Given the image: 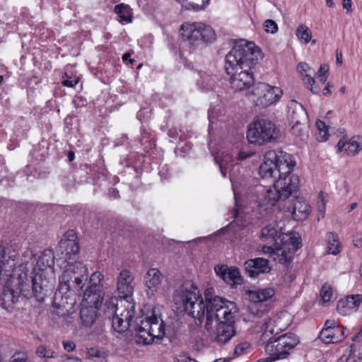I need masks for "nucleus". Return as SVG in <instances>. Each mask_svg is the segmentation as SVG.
Masks as SVG:
<instances>
[{
    "instance_id": "f3484780",
    "label": "nucleus",
    "mask_w": 362,
    "mask_h": 362,
    "mask_svg": "<svg viewBox=\"0 0 362 362\" xmlns=\"http://www.w3.org/2000/svg\"><path fill=\"white\" fill-rule=\"evenodd\" d=\"M134 278L127 269L122 270L117 277V291L120 298L127 299L134 292Z\"/></svg>"
},
{
    "instance_id": "8fccbe9b",
    "label": "nucleus",
    "mask_w": 362,
    "mask_h": 362,
    "mask_svg": "<svg viewBox=\"0 0 362 362\" xmlns=\"http://www.w3.org/2000/svg\"><path fill=\"white\" fill-rule=\"evenodd\" d=\"M6 257L5 247L0 243V271H2V266L6 260Z\"/></svg>"
},
{
    "instance_id": "c03bdc74",
    "label": "nucleus",
    "mask_w": 362,
    "mask_h": 362,
    "mask_svg": "<svg viewBox=\"0 0 362 362\" xmlns=\"http://www.w3.org/2000/svg\"><path fill=\"white\" fill-rule=\"evenodd\" d=\"M11 362H29L28 354L25 352L16 353Z\"/></svg>"
},
{
    "instance_id": "b1692460",
    "label": "nucleus",
    "mask_w": 362,
    "mask_h": 362,
    "mask_svg": "<svg viewBox=\"0 0 362 362\" xmlns=\"http://www.w3.org/2000/svg\"><path fill=\"white\" fill-rule=\"evenodd\" d=\"M217 274L220 275L223 281L230 285H240L243 282L240 272L238 268H230L228 269L224 266L215 269Z\"/></svg>"
},
{
    "instance_id": "a211bd4d",
    "label": "nucleus",
    "mask_w": 362,
    "mask_h": 362,
    "mask_svg": "<svg viewBox=\"0 0 362 362\" xmlns=\"http://www.w3.org/2000/svg\"><path fill=\"white\" fill-rule=\"evenodd\" d=\"M204 303L208 305L207 315L216 314L221 309L230 308V305H236L235 303L226 300L218 296L214 295L212 288H208L204 292Z\"/></svg>"
},
{
    "instance_id": "2f4dec72",
    "label": "nucleus",
    "mask_w": 362,
    "mask_h": 362,
    "mask_svg": "<svg viewBox=\"0 0 362 362\" xmlns=\"http://www.w3.org/2000/svg\"><path fill=\"white\" fill-rule=\"evenodd\" d=\"M115 12L117 15L119 22L124 24L132 21V9L128 5L124 4L116 5Z\"/></svg>"
},
{
    "instance_id": "37998d69",
    "label": "nucleus",
    "mask_w": 362,
    "mask_h": 362,
    "mask_svg": "<svg viewBox=\"0 0 362 362\" xmlns=\"http://www.w3.org/2000/svg\"><path fill=\"white\" fill-rule=\"evenodd\" d=\"M65 77L66 78H64L63 81H62V84L64 86L74 88L78 83V78H72L71 77H69L67 74H65Z\"/></svg>"
},
{
    "instance_id": "13d9d810",
    "label": "nucleus",
    "mask_w": 362,
    "mask_h": 362,
    "mask_svg": "<svg viewBox=\"0 0 362 362\" xmlns=\"http://www.w3.org/2000/svg\"><path fill=\"white\" fill-rule=\"evenodd\" d=\"M328 69L325 66H321L317 71V76H326Z\"/></svg>"
},
{
    "instance_id": "338daca9",
    "label": "nucleus",
    "mask_w": 362,
    "mask_h": 362,
    "mask_svg": "<svg viewBox=\"0 0 362 362\" xmlns=\"http://www.w3.org/2000/svg\"><path fill=\"white\" fill-rule=\"evenodd\" d=\"M318 78L322 83H325L327 80V76H318Z\"/></svg>"
},
{
    "instance_id": "a19ab883",
    "label": "nucleus",
    "mask_w": 362,
    "mask_h": 362,
    "mask_svg": "<svg viewBox=\"0 0 362 362\" xmlns=\"http://www.w3.org/2000/svg\"><path fill=\"white\" fill-rule=\"evenodd\" d=\"M316 127L318 129V130L320 131V137H321L320 141H326L328 138V134H327L328 128L326 126L325 122H324L323 121H321V120H317L316 122Z\"/></svg>"
},
{
    "instance_id": "ddd939ff",
    "label": "nucleus",
    "mask_w": 362,
    "mask_h": 362,
    "mask_svg": "<svg viewBox=\"0 0 362 362\" xmlns=\"http://www.w3.org/2000/svg\"><path fill=\"white\" fill-rule=\"evenodd\" d=\"M199 289L193 285L189 288L182 286L175 290L173 303L177 311L186 313L189 310L190 304L199 298Z\"/></svg>"
},
{
    "instance_id": "0eeeda50",
    "label": "nucleus",
    "mask_w": 362,
    "mask_h": 362,
    "mask_svg": "<svg viewBox=\"0 0 362 362\" xmlns=\"http://www.w3.org/2000/svg\"><path fill=\"white\" fill-rule=\"evenodd\" d=\"M296 161L293 156L282 151H269L264 156L263 163L259 168V175L262 179L274 182L276 176L293 170Z\"/></svg>"
},
{
    "instance_id": "20e7f679",
    "label": "nucleus",
    "mask_w": 362,
    "mask_h": 362,
    "mask_svg": "<svg viewBox=\"0 0 362 362\" xmlns=\"http://www.w3.org/2000/svg\"><path fill=\"white\" fill-rule=\"evenodd\" d=\"M292 171L293 170H290L287 173L279 174L278 179L274 182V189H269L259 203L258 211L262 216L269 214L278 202L288 199L290 197H297L300 179L297 175L293 174Z\"/></svg>"
},
{
    "instance_id": "f257e3e1",
    "label": "nucleus",
    "mask_w": 362,
    "mask_h": 362,
    "mask_svg": "<svg viewBox=\"0 0 362 362\" xmlns=\"http://www.w3.org/2000/svg\"><path fill=\"white\" fill-rule=\"evenodd\" d=\"M262 58V52L254 42L241 40L235 44L225 59V69L235 90L248 93L255 86L252 69Z\"/></svg>"
},
{
    "instance_id": "69168bd1",
    "label": "nucleus",
    "mask_w": 362,
    "mask_h": 362,
    "mask_svg": "<svg viewBox=\"0 0 362 362\" xmlns=\"http://www.w3.org/2000/svg\"><path fill=\"white\" fill-rule=\"evenodd\" d=\"M74 153L73 151H69L68 153V158L69 161H72L74 159Z\"/></svg>"
},
{
    "instance_id": "7ed1b4c3",
    "label": "nucleus",
    "mask_w": 362,
    "mask_h": 362,
    "mask_svg": "<svg viewBox=\"0 0 362 362\" xmlns=\"http://www.w3.org/2000/svg\"><path fill=\"white\" fill-rule=\"evenodd\" d=\"M230 306L221 309L216 314L207 315L204 324L209 340L218 346L226 344L236 335L235 316L238 308L236 305Z\"/></svg>"
},
{
    "instance_id": "a18cd8bd",
    "label": "nucleus",
    "mask_w": 362,
    "mask_h": 362,
    "mask_svg": "<svg viewBox=\"0 0 362 362\" xmlns=\"http://www.w3.org/2000/svg\"><path fill=\"white\" fill-rule=\"evenodd\" d=\"M104 352L97 348H90L87 351V356L88 358H102L103 357Z\"/></svg>"
},
{
    "instance_id": "6e6d98bb",
    "label": "nucleus",
    "mask_w": 362,
    "mask_h": 362,
    "mask_svg": "<svg viewBox=\"0 0 362 362\" xmlns=\"http://www.w3.org/2000/svg\"><path fill=\"white\" fill-rule=\"evenodd\" d=\"M343 8L346 10L347 13H351L352 11L351 10V6L352 2L351 0H343Z\"/></svg>"
},
{
    "instance_id": "4be33fe9",
    "label": "nucleus",
    "mask_w": 362,
    "mask_h": 362,
    "mask_svg": "<svg viewBox=\"0 0 362 362\" xmlns=\"http://www.w3.org/2000/svg\"><path fill=\"white\" fill-rule=\"evenodd\" d=\"M286 209L291 212L293 218L297 221H305L311 212L310 206L306 202L298 199L297 197L293 204Z\"/></svg>"
},
{
    "instance_id": "09e8293b",
    "label": "nucleus",
    "mask_w": 362,
    "mask_h": 362,
    "mask_svg": "<svg viewBox=\"0 0 362 362\" xmlns=\"http://www.w3.org/2000/svg\"><path fill=\"white\" fill-rule=\"evenodd\" d=\"M216 160L217 164L219 165L220 171L221 172V174L223 177H227V169L230 167L229 164L227 163V160L225 159H222L221 162H218L216 158H215Z\"/></svg>"
},
{
    "instance_id": "5fc2aeb1",
    "label": "nucleus",
    "mask_w": 362,
    "mask_h": 362,
    "mask_svg": "<svg viewBox=\"0 0 362 362\" xmlns=\"http://www.w3.org/2000/svg\"><path fill=\"white\" fill-rule=\"evenodd\" d=\"M168 136L174 140L180 139V132L176 129H170L168 132Z\"/></svg>"
},
{
    "instance_id": "dca6fc26",
    "label": "nucleus",
    "mask_w": 362,
    "mask_h": 362,
    "mask_svg": "<svg viewBox=\"0 0 362 362\" xmlns=\"http://www.w3.org/2000/svg\"><path fill=\"white\" fill-rule=\"evenodd\" d=\"M87 302L93 305H82L80 310V317L82 323L86 327H90L98 317V310L102 307V302L100 300V296L98 298L84 297Z\"/></svg>"
},
{
    "instance_id": "e2e57ef3",
    "label": "nucleus",
    "mask_w": 362,
    "mask_h": 362,
    "mask_svg": "<svg viewBox=\"0 0 362 362\" xmlns=\"http://www.w3.org/2000/svg\"><path fill=\"white\" fill-rule=\"evenodd\" d=\"M337 63L341 64H342V53L341 52H337Z\"/></svg>"
},
{
    "instance_id": "c85d7f7f",
    "label": "nucleus",
    "mask_w": 362,
    "mask_h": 362,
    "mask_svg": "<svg viewBox=\"0 0 362 362\" xmlns=\"http://www.w3.org/2000/svg\"><path fill=\"white\" fill-rule=\"evenodd\" d=\"M338 151L339 152L344 150L349 156H355L362 149V142L357 141L355 138L349 141L340 139L337 144Z\"/></svg>"
},
{
    "instance_id": "423d86ee",
    "label": "nucleus",
    "mask_w": 362,
    "mask_h": 362,
    "mask_svg": "<svg viewBox=\"0 0 362 362\" xmlns=\"http://www.w3.org/2000/svg\"><path fill=\"white\" fill-rule=\"evenodd\" d=\"M103 311L109 318H112V327L119 333H123L131 327V321L134 316V304L127 299L119 300L116 296H105L100 293Z\"/></svg>"
},
{
    "instance_id": "de8ad7c7",
    "label": "nucleus",
    "mask_w": 362,
    "mask_h": 362,
    "mask_svg": "<svg viewBox=\"0 0 362 362\" xmlns=\"http://www.w3.org/2000/svg\"><path fill=\"white\" fill-rule=\"evenodd\" d=\"M250 345L247 342L238 344L234 349V354L239 356L244 354L245 351L249 348Z\"/></svg>"
},
{
    "instance_id": "f704fd0d",
    "label": "nucleus",
    "mask_w": 362,
    "mask_h": 362,
    "mask_svg": "<svg viewBox=\"0 0 362 362\" xmlns=\"http://www.w3.org/2000/svg\"><path fill=\"white\" fill-rule=\"evenodd\" d=\"M292 124L291 132L293 135L296 137H298L303 141H306L308 137V134L305 122Z\"/></svg>"
},
{
    "instance_id": "f03ea898",
    "label": "nucleus",
    "mask_w": 362,
    "mask_h": 362,
    "mask_svg": "<svg viewBox=\"0 0 362 362\" xmlns=\"http://www.w3.org/2000/svg\"><path fill=\"white\" fill-rule=\"evenodd\" d=\"M24 269L22 266L15 269L6 281L1 294V300L5 304L15 303L21 295L27 298L34 297L39 302H43L47 296L49 286L39 284L37 276L29 281L28 273Z\"/></svg>"
},
{
    "instance_id": "c9c22d12",
    "label": "nucleus",
    "mask_w": 362,
    "mask_h": 362,
    "mask_svg": "<svg viewBox=\"0 0 362 362\" xmlns=\"http://www.w3.org/2000/svg\"><path fill=\"white\" fill-rule=\"evenodd\" d=\"M210 0H190L182 7L186 10L199 11L204 10L209 4Z\"/></svg>"
},
{
    "instance_id": "c756f323",
    "label": "nucleus",
    "mask_w": 362,
    "mask_h": 362,
    "mask_svg": "<svg viewBox=\"0 0 362 362\" xmlns=\"http://www.w3.org/2000/svg\"><path fill=\"white\" fill-rule=\"evenodd\" d=\"M199 78L197 80L198 87L202 91L212 90L216 82V76L208 74L206 72L199 71Z\"/></svg>"
},
{
    "instance_id": "774afa93",
    "label": "nucleus",
    "mask_w": 362,
    "mask_h": 362,
    "mask_svg": "<svg viewBox=\"0 0 362 362\" xmlns=\"http://www.w3.org/2000/svg\"><path fill=\"white\" fill-rule=\"evenodd\" d=\"M182 362H197L194 359H192L189 357H187L185 360H183Z\"/></svg>"
},
{
    "instance_id": "a878e982",
    "label": "nucleus",
    "mask_w": 362,
    "mask_h": 362,
    "mask_svg": "<svg viewBox=\"0 0 362 362\" xmlns=\"http://www.w3.org/2000/svg\"><path fill=\"white\" fill-rule=\"evenodd\" d=\"M288 116L291 123L306 122L307 112L303 106L296 100H291L288 105Z\"/></svg>"
},
{
    "instance_id": "473e14b6",
    "label": "nucleus",
    "mask_w": 362,
    "mask_h": 362,
    "mask_svg": "<svg viewBox=\"0 0 362 362\" xmlns=\"http://www.w3.org/2000/svg\"><path fill=\"white\" fill-rule=\"evenodd\" d=\"M274 294V288H265L251 292L250 296L255 303H262L270 299Z\"/></svg>"
},
{
    "instance_id": "cd10ccee",
    "label": "nucleus",
    "mask_w": 362,
    "mask_h": 362,
    "mask_svg": "<svg viewBox=\"0 0 362 362\" xmlns=\"http://www.w3.org/2000/svg\"><path fill=\"white\" fill-rule=\"evenodd\" d=\"M297 69L301 74L304 83L310 86V90L315 94L318 93L320 88L313 87L315 79L312 76V74L314 71H312L310 67L306 63L300 62L298 64Z\"/></svg>"
},
{
    "instance_id": "4d7b16f0",
    "label": "nucleus",
    "mask_w": 362,
    "mask_h": 362,
    "mask_svg": "<svg viewBox=\"0 0 362 362\" xmlns=\"http://www.w3.org/2000/svg\"><path fill=\"white\" fill-rule=\"evenodd\" d=\"M318 209L320 212L322 214V217L324 216V214L325 212V202L323 199H322L318 202Z\"/></svg>"
},
{
    "instance_id": "393cba45",
    "label": "nucleus",
    "mask_w": 362,
    "mask_h": 362,
    "mask_svg": "<svg viewBox=\"0 0 362 362\" xmlns=\"http://www.w3.org/2000/svg\"><path fill=\"white\" fill-rule=\"evenodd\" d=\"M345 337L344 328L341 326L332 329H322L319 339L325 344H334L342 341Z\"/></svg>"
},
{
    "instance_id": "e433bc0d",
    "label": "nucleus",
    "mask_w": 362,
    "mask_h": 362,
    "mask_svg": "<svg viewBox=\"0 0 362 362\" xmlns=\"http://www.w3.org/2000/svg\"><path fill=\"white\" fill-rule=\"evenodd\" d=\"M296 35L299 40L303 41L305 44L311 40L312 34L310 30L305 25H300L296 30Z\"/></svg>"
},
{
    "instance_id": "680f3d73",
    "label": "nucleus",
    "mask_w": 362,
    "mask_h": 362,
    "mask_svg": "<svg viewBox=\"0 0 362 362\" xmlns=\"http://www.w3.org/2000/svg\"><path fill=\"white\" fill-rule=\"evenodd\" d=\"M362 339V329L358 332L352 339L354 341H360Z\"/></svg>"
},
{
    "instance_id": "aec40b11",
    "label": "nucleus",
    "mask_w": 362,
    "mask_h": 362,
    "mask_svg": "<svg viewBox=\"0 0 362 362\" xmlns=\"http://www.w3.org/2000/svg\"><path fill=\"white\" fill-rule=\"evenodd\" d=\"M285 235L282 233L276 223H272L262 228L261 239L267 244L278 245L284 241Z\"/></svg>"
},
{
    "instance_id": "6e6552de",
    "label": "nucleus",
    "mask_w": 362,
    "mask_h": 362,
    "mask_svg": "<svg viewBox=\"0 0 362 362\" xmlns=\"http://www.w3.org/2000/svg\"><path fill=\"white\" fill-rule=\"evenodd\" d=\"M180 32L183 40L193 49L202 48L216 40L214 29L203 22L185 23Z\"/></svg>"
},
{
    "instance_id": "6ab92c4d",
    "label": "nucleus",
    "mask_w": 362,
    "mask_h": 362,
    "mask_svg": "<svg viewBox=\"0 0 362 362\" xmlns=\"http://www.w3.org/2000/svg\"><path fill=\"white\" fill-rule=\"evenodd\" d=\"M244 268L248 276L252 278H256L259 274H268L272 270L269 262L262 257L247 260L244 264Z\"/></svg>"
},
{
    "instance_id": "9b49d317",
    "label": "nucleus",
    "mask_w": 362,
    "mask_h": 362,
    "mask_svg": "<svg viewBox=\"0 0 362 362\" xmlns=\"http://www.w3.org/2000/svg\"><path fill=\"white\" fill-rule=\"evenodd\" d=\"M246 95H253L256 96L254 100L257 106L262 107H269L279 100L283 92L277 86H272L264 83H257L255 85L251 92L245 93Z\"/></svg>"
},
{
    "instance_id": "39448f33",
    "label": "nucleus",
    "mask_w": 362,
    "mask_h": 362,
    "mask_svg": "<svg viewBox=\"0 0 362 362\" xmlns=\"http://www.w3.org/2000/svg\"><path fill=\"white\" fill-rule=\"evenodd\" d=\"M88 279L87 269L80 262H68L60 279L58 289L55 292L53 306L54 308H65L67 298L65 300L63 294L69 291L80 294L85 283Z\"/></svg>"
},
{
    "instance_id": "72a5a7b5",
    "label": "nucleus",
    "mask_w": 362,
    "mask_h": 362,
    "mask_svg": "<svg viewBox=\"0 0 362 362\" xmlns=\"http://www.w3.org/2000/svg\"><path fill=\"white\" fill-rule=\"evenodd\" d=\"M328 252L337 255L341 252V244L337 233L329 232L327 235Z\"/></svg>"
},
{
    "instance_id": "3c124183",
    "label": "nucleus",
    "mask_w": 362,
    "mask_h": 362,
    "mask_svg": "<svg viewBox=\"0 0 362 362\" xmlns=\"http://www.w3.org/2000/svg\"><path fill=\"white\" fill-rule=\"evenodd\" d=\"M341 327L334 320H327L325 322V326L322 329H332V328H336Z\"/></svg>"
},
{
    "instance_id": "412c9836",
    "label": "nucleus",
    "mask_w": 362,
    "mask_h": 362,
    "mask_svg": "<svg viewBox=\"0 0 362 362\" xmlns=\"http://www.w3.org/2000/svg\"><path fill=\"white\" fill-rule=\"evenodd\" d=\"M362 302V295H351L345 299H341L337 303V310L343 315H350L355 312Z\"/></svg>"
},
{
    "instance_id": "2eb2a0df",
    "label": "nucleus",
    "mask_w": 362,
    "mask_h": 362,
    "mask_svg": "<svg viewBox=\"0 0 362 362\" xmlns=\"http://www.w3.org/2000/svg\"><path fill=\"white\" fill-rule=\"evenodd\" d=\"M300 238L295 236H290L288 240L279 243L275 252L276 259L281 264L290 262L292 258V253L296 252L300 246Z\"/></svg>"
},
{
    "instance_id": "4c0bfd02",
    "label": "nucleus",
    "mask_w": 362,
    "mask_h": 362,
    "mask_svg": "<svg viewBox=\"0 0 362 362\" xmlns=\"http://www.w3.org/2000/svg\"><path fill=\"white\" fill-rule=\"evenodd\" d=\"M36 354L39 357L51 358L54 357V351L46 345H40L37 348Z\"/></svg>"
},
{
    "instance_id": "bf43d9fd",
    "label": "nucleus",
    "mask_w": 362,
    "mask_h": 362,
    "mask_svg": "<svg viewBox=\"0 0 362 362\" xmlns=\"http://www.w3.org/2000/svg\"><path fill=\"white\" fill-rule=\"evenodd\" d=\"M130 53H125L122 56V59L124 62L129 61L131 64H133L134 62V59H132Z\"/></svg>"
},
{
    "instance_id": "4468645a",
    "label": "nucleus",
    "mask_w": 362,
    "mask_h": 362,
    "mask_svg": "<svg viewBox=\"0 0 362 362\" xmlns=\"http://www.w3.org/2000/svg\"><path fill=\"white\" fill-rule=\"evenodd\" d=\"M79 252L78 237L74 230H68L59 243L57 252L61 254L60 259H64L65 262H70L74 260Z\"/></svg>"
},
{
    "instance_id": "7c9ffc66",
    "label": "nucleus",
    "mask_w": 362,
    "mask_h": 362,
    "mask_svg": "<svg viewBox=\"0 0 362 362\" xmlns=\"http://www.w3.org/2000/svg\"><path fill=\"white\" fill-rule=\"evenodd\" d=\"M163 279L160 272L156 268L148 269L145 276L146 286L150 290H155L160 284Z\"/></svg>"
},
{
    "instance_id": "ea45409f",
    "label": "nucleus",
    "mask_w": 362,
    "mask_h": 362,
    "mask_svg": "<svg viewBox=\"0 0 362 362\" xmlns=\"http://www.w3.org/2000/svg\"><path fill=\"white\" fill-rule=\"evenodd\" d=\"M139 141L141 145L146 146L148 144L149 147H151L154 142V135L146 130H143Z\"/></svg>"
},
{
    "instance_id": "603ef678",
    "label": "nucleus",
    "mask_w": 362,
    "mask_h": 362,
    "mask_svg": "<svg viewBox=\"0 0 362 362\" xmlns=\"http://www.w3.org/2000/svg\"><path fill=\"white\" fill-rule=\"evenodd\" d=\"M62 344L64 349L68 352L74 351L76 348V344L72 341H64Z\"/></svg>"
},
{
    "instance_id": "052dcab7",
    "label": "nucleus",
    "mask_w": 362,
    "mask_h": 362,
    "mask_svg": "<svg viewBox=\"0 0 362 362\" xmlns=\"http://www.w3.org/2000/svg\"><path fill=\"white\" fill-rule=\"evenodd\" d=\"M248 156H249V154H247V153L243 152V151H240L238 154V160H244L246 158H247Z\"/></svg>"
},
{
    "instance_id": "79ce46f5",
    "label": "nucleus",
    "mask_w": 362,
    "mask_h": 362,
    "mask_svg": "<svg viewBox=\"0 0 362 362\" xmlns=\"http://www.w3.org/2000/svg\"><path fill=\"white\" fill-rule=\"evenodd\" d=\"M264 30L267 33H275L278 30L277 24L273 20L268 19L264 23Z\"/></svg>"
},
{
    "instance_id": "9d476101",
    "label": "nucleus",
    "mask_w": 362,
    "mask_h": 362,
    "mask_svg": "<svg viewBox=\"0 0 362 362\" xmlns=\"http://www.w3.org/2000/svg\"><path fill=\"white\" fill-rule=\"evenodd\" d=\"M281 136L279 129L269 119L258 117L249 125L247 138L250 144L262 145L276 141Z\"/></svg>"
},
{
    "instance_id": "bb28decb",
    "label": "nucleus",
    "mask_w": 362,
    "mask_h": 362,
    "mask_svg": "<svg viewBox=\"0 0 362 362\" xmlns=\"http://www.w3.org/2000/svg\"><path fill=\"white\" fill-rule=\"evenodd\" d=\"M103 278L104 276L101 272H94L90 278V283L91 285L86 289L84 292V297H88V298H90V297L98 298V296L100 297V293H102V286L100 285V282Z\"/></svg>"
},
{
    "instance_id": "864d4df0",
    "label": "nucleus",
    "mask_w": 362,
    "mask_h": 362,
    "mask_svg": "<svg viewBox=\"0 0 362 362\" xmlns=\"http://www.w3.org/2000/svg\"><path fill=\"white\" fill-rule=\"evenodd\" d=\"M108 196L110 199H116L119 197V191L114 187H111L108 190Z\"/></svg>"
},
{
    "instance_id": "49530a36",
    "label": "nucleus",
    "mask_w": 362,
    "mask_h": 362,
    "mask_svg": "<svg viewBox=\"0 0 362 362\" xmlns=\"http://www.w3.org/2000/svg\"><path fill=\"white\" fill-rule=\"evenodd\" d=\"M270 245H264L262 248V252L265 254H270L271 257H273L276 259L275 252L278 245L269 244Z\"/></svg>"
},
{
    "instance_id": "5701e85b",
    "label": "nucleus",
    "mask_w": 362,
    "mask_h": 362,
    "mask_svg": "<svg viewBox=\"0 0 362 362\" xmlns=\"http://www.w3.org/2000/svg\"><path fill=\"white\" fill-rule=\"evenodd\" d=\"M190 305L189 310L186 313L188 315L197 320L199 323H202L204 320L207 321L208 305L204 303L200 292L197 300L192 302Z\"/></svg>"
},
{
    "instance_id": "0e129e2a",
    "label": "nucleus",
    "mask_w": 362,
    "mask_h": 362,
    "mask_svg": "<svg viewBox=\"0 0 362 362\" xmlns=\"http://www.w3.org/2000/svg\"><path fill=\"white\" fill-rule=\"evenodd\" d=\"M331 93L330 88L329 84L323 89V94L325 95H329Z\"/></svg>"
},
{
    "instance_id": "f8f14e48",
    "label": "nucleus",
    "mask_w": 362,
    "mask_h": 362,
    "mask_svg": "<svg viewBox=\"0 0 362 362\" xmlns=\"http://www.w3.org/2000/svg\"><path fill=\"white\" fill-rule=\"evenodd\" d=\"M28 263L34 266L33 272L35 274L34 276H30V279H28L29 281H31L37 276V282L39 284L42 283V284H47L49 286V288H50L49 292L51 291L52 284H49L46 279L43 280L42 278V274L40 272H44L47 269L52 272V268L54 264L53 252L51 250H45L40 255H32L30 262Z\"/></svg>"
},
{
    "instance_id": "1a4fd4ad",
    "label": "nucleus",
    "mask_w": 362,
    "mask_h": 362,
    "mask_svg": "<svg viewBox=\"0 0 362 362\" xmlns=\"http://www.w3.org/2000/svg\"><path fill=\"white\" fill-rule=\"evenodd\" d=\"M136 332L135 340L137 344H150L155 338L161 339L165 334V325L160 316L153 310L151 316L141 319L135 325L131 324Z\"/></svg>"
},
{
    "instance_id": "58836bf2",
    "label": "nucleus",
    "mask_w": 362,
    "mask_h": 362,
    "mask_svg": "<svg viewBox=\"0 0 362 362\" xmlns=\"http://www.w3.org/2000/svg\"><path fill=\"white\" fill-rule=\"evenodd\" d=\"M320 296L325 303L331 301L333 298V291L332 287L327 284L323 285L320 291Z\"/></svg>"
}]
</instances>
